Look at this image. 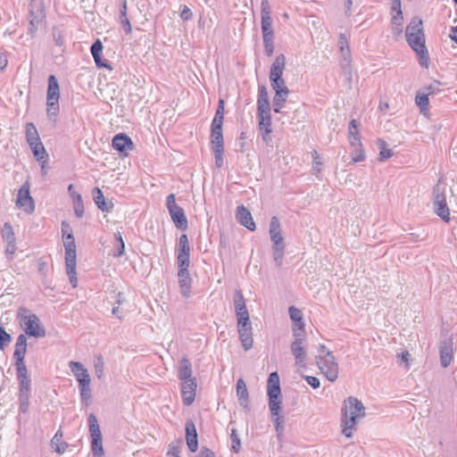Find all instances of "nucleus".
I'll use <instances>...</instances> for the list:
<instances>
[{
	"instance_id": "8",
	"label": "nucleus",
	"mask_w": 457,
	"mask_h": 457,
	"mask_svg": "<svg viewBox=\"0 0 457 457\" xmlns=\"http://www.w3.org/2000/svg\"><path fill=\"white\" fill-rule=\"evenodd\" d=\"M270 240L273 244L272 253L276 265L278 267L282 265L284 253H285V243L284 237L281 234V225L278 218L273 216L270 220V229H269Z\"/></svg>"
},
{
	"instance_id": "41",
	"label": "nucleus",
	"mask_w": 457,
	"mask_h": 457,
	"mask_svg": "<svg viewBox=\"0 0 457 457\" xmlns=\"http://www.w3.org/2000/svg\"><path fill=\"white\" fill-rule=\"evenodd\" d=\"M428 94L423 91L422 93L418 92L415 97V103L420 107V112H423L428 109L429 100H428Z\"/></svg>"
},
{
	"instance_id": "3",
	"label": "nucleus",
	"mask_w": 457,
	"mask_h": 457,
	"mask_svg": "<svg viewBox=\"0 0 457 457\" xmlns=\"http://www.w3.org/2000/svg\"><path fill=\"white\" fill-rule=\"evenodd\" d=\"M405 37L408 45L419 56L420 65L428 68L429 55L425 45L423 23L420 18L415 16L411 20L406 28Z\"/></svg>"
},
{
	"instance_id": "47",
	"label": "nucleus",
	"mask_w": 457,
	"mask_h": 457,
	"mask_svg": "<svg viewBox=\"0 0 457 457\" xmlns=\"http://www.w3.org/2000/svg\"><path fill=\"white\" fill-rule=\"evenodd\" d=\"M2 234H3V238L6 242H11V243L15 242V235L13 232L12 227L10 223L6 222L4 224Z\"/></svg>"
},
{
	"instance_id": "51",
	"label": "nucleus",
	"mask_w": 457,
	"mask_h": 457,
	"mask_svg": "<svg viewBox=\"0 0 457 457\" xmlns=\"http://www.w3.org/2000/svg\"><path fill=\"white\" fill-rule=\"evenodd\" d=\"M270 86H271L272 89L275 91V93H277L278 90L289 92V89L287 87L286 81L284 79H278L277 80L275 79V83H274V79L270 80Z\"/></svg>"
},
{
	"instance_id": "16",
	"label": "nucleus",
	"mask_w": 457,
	"mask_h": 457,
	"mask_svg": "<svg viewBox=\"0 0 457 457\" xmlns=\"http://www.w3.org/2000/svg\"><path fill=\"white\" fill-rule=\"evenodd\" d=\"M17 205L20 208H22L27 213H31L35 210V204L33 198L29 194V183H24L19 190L17 201Z\"/></svg>"
},
{
	"instance_id": "21",
	"label": "nucleus",
	"mask_w": 457,
	"mask_h": 457,
	"mask_svg": "<svg viewBox=\"0 0 457 457\" xmlns=\"http://www.w3.org/2000/svg\"><path fill=\"white\" fill-rule=\"evenodd\" d=\"M186 442L190 452L195 453L198 448V435L195 425L192 420H188L185 426Z\"/></svg>"
},
{
	"instance_id": "34",
	"label": "nucleus",
	"mask_w": 457,
	"mask_h": 457,
	"mask_svg": "<svg viewBox=\"0 0 457 457\" xmlns=\"http://www.w3.org/2000/svg\"><path fill=\"white\" fill-rule=\"evenodd\" d=\"M179 378L182 381H186V380H188V379H194L192 378L191 363L186 358H183L180 361L179 374Z\"/></svg>"
},
{
	"instance_id": "4",
	"label": "nucleus",
	"mask_w": 457,
	"mask_h": 457,
	"mask_svg": "<svg viewBox=\"0 0 457 457\" xmlns=\"http://www.w3.org/2000/svg\"><path fill=\"white\" fill-rule=\"evenodd\" d=\"M257 117L258 127L262 134V140L266 143L271 141V108L269 99L268 90L265 85L259 86L257 97Z\"/></svg>"
},
{
	"instance_id": "28",
	"label": "nucleus",
	"mask_w": 457,
	"mask_h": 457,
	"mask_svg": "<svg viewBox=\"0 0 457 457\" xmlns=\"http://www.w3.org/2000/svg\"><path fill=\"white\" fill-rule=\"evenodd\" d=\"M303 344V343L301 342V339L295 340L291 344V352L295 356L297 364L304 362L306 358V351Z\"/></svg>"
},
{
	"instance_id": "20",
	"label": "nucleus",
	"mask_w": 457,
	"mask_h": 457,
	"mask_svg": "<svg viewBox=\"0 0 457 457\" xmlns=\"http://www.w3.org/2000/svg\"><path fill=\"white\" fill-rule=\"evenodd\" d=\"M69 367L78 381V386L91 383L88 371L81 362L71 361Z\"/></svg>"
},
{
	"instance_id": "62",
	"label": "nucleus",
	"mask_w": 457,
	"mask_h": 457,
	"mask_svg": "<svg viewBox=\"0 0 457 457\" xmlns=\"http://www.w3.org/2000/svg\"><path fill=\"white\" fill-rule=\"evenodd\" d=\"M7 245H6V249H5V253L6 254H10V255H12L14 253H15V250H16V245H15V242H6Z\"/></svg>"
},
{
	"instance_id": "57",
	"label": "nucleus",
	"mask_w": 457,
	"mask_h": 457,
	"mask_svg": "<svg viewBox=\"0 0 457 457\" xmlns=\"http://www.w3.org/2000/svg\"><path fill=\"white\" fill-rule=\"evenodd\" d=\"M274 37L263 38L265 53L268 56H271L274 53Z\"/></svg>"
},
{
	"instance_id": "27",
	"label": "nucleus",
	"mask_w": 457,
	"mask_h": 457,
	"mask_svg": "<svg viewBox=\"0 0 457 457\" xmlns=\"http://www.w3.org/2000/svg\"><path fill=\"white\" fill-rule=\"evenodd\" d=\"M94 201L97 207L103 212H111L113 208L112 203L105 202L104 196L101 189L95 187L93 190Z\"/></svg>"
},
{
	"instance_id": "52",
	"label": "nucleus",
	"mask_w": 457,
	"mask_h": 457,
	"mask_svg": "<svg viewBox=\"0 0 457 457\" xmlns=\"http://www.w3.org/2000/svg\"><path fill=\"white\" fill-rule=\"evenodd\" d=\"M96 376L101 379L104 374V363L101 357H98L94 363Z\"/></svg>"
},
{
	"instance_id": "24",
	"label": "nucleus",
	"mask_w": 457,
	"mask_h": 457,
	"mask_svg": "<svg viewBox=\"0 0 457 457\" xmlns=\"http://www.w3.org/2000/svg\"><path fill=\"white\" fill-rule=\"evenodd\" d=\"M286 67V57L284 54H278L273 63L271 64L270 71V80H277L278 79H283V73Z\"/></svg>"
},
{
	"instance_id": "55",
	"label": "nucleus",
	"mask_w": 457,
	"mask_h": 457,
	"mask_svg": "<svg viewBox=\"0 0 457 457\" xmlns=\"http://www.w3.org/2000/svg\"><path fill=\"white\" fill-rule=\"evenodd\" d=\"M271 416L275 423V428L276 431L278 432V436H279V434L283 431L284 418L283 416L280 415V411L278 412L277 414H271Z\"/></svg>"
},
{
	"instance_id": "46",
	"label": "nucleus",
	"mask_w": 457,
	"mask_h": 457,
	"mask_svg": "<svg viewBox=\"0 0 457 457\" xmlns=\"http://www.w3.org/2000/svg\"><path fill=\"white\" fill-rule=\"evenodd\" d=\"M443 84L438 80H434L428 86L423 88V91L428 94V96L437 95L442 91Z\"/></svg>"
},
{
	"instance_id": "1",
	"label": "nucleus",
	"mask_w": 457,
	"mask_h": 457,
	"mask_svg": "<svg viewBox=\"0 0 457 457\" xmlns=\"http://www.w3.org/2000/svg\"><path fill=\"white\" fill-rule=\"evenodd\" d=\"M26 353L27 337L24 334H21L16 340L13 358L15 359L17 379L19 382V411L21 413H27L29 411L31 393V380L24 361Z\"/></svg>"
},
{
	"instance_id": "33",
	"label": "nucleus",
	"mask_w": 457,
	"mask_h": 457,
	"mask_svg": "<svg viewBox=\"0 0 457 457\" xmlns=\"http://www.w3.org/2000/svg\"><path fill=\"white\" fill-rule=\"evenodd\" d=\"M88 429H89L90 436H91L92 439H94V438L101 439L102 438V433L100 430L98 420H97L96 415L93 413L89 414V416H88Z\"/></svg>"
},
{
	"instance_id": "18",
	"label": "nucleus",
	"mask_w": 457,
	"mask_h": 457,
	"mask_svg": "<svg viewBox=\"0 0 457 457\" xmlns=\"http://www.w3.org/2000/svg\"><path fill=\"white\" fill-rule=\"evenodd\" d=\"M253 328L251 321L237 323V331L239 335V338L242 343V346L245 350H249L253 347Z\"/></svg>"
},
{
	"instance_id": "50",
	"label": "nucleus",
	"mask_w": 457,
	"mask_h": 457,
	"mask_svg": "<svg viewBox=\"0 0 457 457\" xmlns=\"http://www.w3.org/2000/svg\"><path fill=\"white\" fill-rule=\"evenodd\" d=\"M12 337L4 327H0V350H4L11 342Z\"/></svg>"
},
{
	"instance_id": "29",
	"label": "nucleus",
	"mask_w": 457,
	"mask_h": 457,
	"mask_svg": "<svg viewBox=\"0 0 457 457\" xmlns=\"http://www.w3.org/2000/svg\"><path fill=\"white\" fill-rule=\"evenodd\" d=\"M120 15H119L120 23L122 26L126 34H130L132 31V27H131L129 20L127 17V11H128L127 0H120Z\"/></svg>"
},
{
	"instance_id": "60",
	"label": "nucleus",
	"mask_w": 457,
	"mask_h": 457,
	"mask_svg": "<svg viewBox=\"0 0 457 457\" xmlns=\"http://www.w3.org/2000/svg\"><path fill=\"white\" fill-rule=\"evenodd\" d=\"M293 334L295 338V340L301 339V342L303 343L304 337H305L304 328H299L298 327L294 326L293 327Z\"/></svg>"
},
{
	"instance_id": "17",
	"label": "nucleus",
	"mask_w": 457,
	"mask_h": 457,
	"mask_svg": "<svg viewBox=\"0 0 457 457\" xmlns=\"http://www.w3.org/2000/svg\"><path fill=\"white\" fill-rule=\"evenodd\" d=\"M440 364L447 368L453 359V342L452 338L446 337L439 344Z\"/></svg>"
},
{
	"instance_id": "45",
	"label": "nucleus",
	"mask_w": 457,
	"mask_h": 457,
	"mask_svg": "<svg viewBox=\"0 0 457 457\" xmlns=\"http://www.w3.org/2000/svg\"><path fill=\"white\" fill-rule=\"evenodd\" d=\"M52 445L58 453H63L68 447L67 443L62 442L57 432L52 439Z\"/></svg>"
},
{
	"instance_id": "54",
	"label": "nucleus",
	"mask_w": 457,
	"mask_h": 457,
	"mask_svg": "<svg viewBox=\"0 0 457 457\" xmlns=\"http://www.w3.org/2000/svg\"><path fill=\"white\" fill-rule=\"evenodd\" d=\"M237 315V323H244L250 321V316L247 308H243V310L235 311Z\"/></svg>"
},
{
	"instance_id": "7",
	"label": "nucleus",
	"mask_w": 457,
	"mask_h": 457,
	"mask_svg": "<svg viewBox=\"0 0 457 457\" xmlns=\"http://www.w3.org/2000/svg\"><path fill=\"white\" fill-rule=\"evenodd\" d=\"M18 320L21 328L25 332V336L34 337L36 338L46 336V328L37 314L30 310L21 307L18 310Z\"/></svg>"
},
{
	"instance_id": "64",
	"label": "nucleus",
	"mask_w": 457,
	"mask_h": 457,
	"mask_svg": "<svg viewBox=\"0 0 457 457\" xmlns=\"http://www.w3.org/2000/svg\"><path fill=\"white\" fill-rule=\"evenodd\" d=\"M202 457H215V454L208 448L202 447Z\"/></svg>"
},
{
	"instance_id": "32",
	"label": "nucleus",
	"mask_w": 457,
	"mask_h": 457,
	"mask_svg": "<svg viewBox=\"0 0 457 457\" xmlns=\"http://www.w3.org/2000/svg\"><path fill=\"white\" fill-rule=\"evenodd\" d=\"M26 139L29 145H32L35 143L41 142L37 128L31 122L27 123L25 127Z\"/></svg>"
},
{
	"instance_id": "63",
	"label": "nucleus",
	"mask_w": 457,
	"mask_h": 457,
	"mask_svg": "<svg viewBox=\"0 0 457 457\" xmlns=\"http://www.w3.org/2000/svg\"><path fill=\"white\" fill-rule=\"evenodd\" d=\"M400 357H401V361L405 363V367L409 368V365H410L409 361L411 358V354L409 353V352L408 351L403 352L401 353Z\"/></svg>"
},
{
	"instance_id": "11",
	"label": "nucleus",
	"mask_w": 457,
	"mask_h": 457,
	"mask_svg": "<svg viewBox=\"0 0 457 457\" xmlns=\"http://www.w3.org/2000/svg\"><path fill=\"white\" fill-rule=\"evenodd\" d=\"M211 149L214 154L216 167L221 168L224 164V141L221 126L211 125Z\"/></svg>"
},
{
	"instance_id": "22",
	"label": "nucleus",
	"mask_w": 457,
	"mask_h": 457,
	"mask_svg": "<svg viewBox=\"0 0 457 457\" xmlns=\"http://www.w3.org/2000/svg\"><path fill=\"white\" fill-rule=\"evenodd\" d=\"M197 383L195 379H188L182 382L181 395L185 405H191L195 398Z\"/></svg>"
},
{
	"instance_id": "40",
	"label": "nucleus",
	"mask_w": 457,
	"mask_h": 457,
	"mask_svg": "<svg viewBox=\"0 0 457 457\" xmlns=\"http://www.w3.org/2000/svg\"><path fill=\"white\" fill-rule=\"evenodd\" d=\"M377 145L379 148V161L383 162L392 157L393 151L387 147L385 140L381 138L378 139Z\"/></svg>"
},
{
	"instance_id": "37",
	"label": "nucleus",
	"mask_w": 457,
	"mask_h": 457,
	"mask_svg": "<svg viewBox=\"0 0 457 457\" xmlns=\"http://www.w3.org/2000/svg\"><path fill=\"white\" fill-rule=\"evenodd\" d=\"M184 445L182 438L176 439L169 445L167 457H180L179 453Z\"/></svg>"
},
{
	"instance_id": "15",
	"label": "nucleus",
	"mask_w": 457,
	"mask_h": 457,
	"mask_svg": "<svg viewBox=\"0 0 457 457\" xmlns=\"http://www.w3.org/2000/svg\"><path fill=\"white\" fill-rule=\"evenodd\" d=\"M261 15H262V37H272L274 32L272 29V19L270 16V6L268 0H262L261 2Z\"/></svg>"
},
{
	"instance_id": "38",
	"label": "nucleus",
	"mask_w": 457,
	"mask_h": 457,
	"mask_svg": "<svg viewBox=\"0 0 457 457\" xmlns=\"http://www.w3.org/2000/svg\"><path fill=\"white\" fill-rule=\"evenodd\" d=\"M288 312L290 315V319L295 322L294 326L298 327L299 328H303L304 322L303 320L302 312L294 306H290L288 309Z\"/></svg>"
},
{
	"instance_id": "26",
	"label": "nucleus",
	"mask_w": 457,
	"mask_h": 457,
	"mask_svg": "<svg viewBox=\"0 0 457 457\" xmlns=\"http://www.w3.org/2000/svg\"><path fill=\"white\" fill-rule=\"evenodd\" d=\"M91 54H92V56L95 60V62L96 64L97 67H104V68H107L108 70H112V68L111 67V65L108 63L107 61H103L101 59V53L103 51V45L101 43V41L99 39H96L93 45L91 46Z\"/></svg>"
},
{
	"instance_id": "5",
	"label": "nucleus",
	"mask_w": 457,
	"mask_h": 457,
	"mask_svg": "<svg viewBox=\"0 0 457 457\" xmlns=\"http://www.w3.org/2000/svg\"><path fill=\"white\" fill-rule=\"evenodd\" d=\"M62 237L64 238L65 247V266L66 273L69 277L70 282L73 287L78 285L76 265H77V254H76V243L70 228V225L66 221L62 222Z\"/></svg>"
},
{
	"instance_id": "48",
	"label": "nucleus",
	"mask_w": 457,
	"mask_h": 457,
	"mask_svg": "<svg viewBox=\"0 0 457 457\" xmlns=\"http://www.w3.org/2000/svg\"><path fill=\"white\" fill-rule=\"evenodd\" d=\"M233 302L235 311L243 310V308L246 307L244 295L240 290H235Z\"/></svg>"
},
{
	"instance_id": "56",
	"label": "nucleus",
	"mask_w": 457,
	"mask_h": 457,
	"mask_svg": "<svg viewBox=\"0 0 457 457\" xmlns=\"http://www.w3.org/2000/svg\"><path fill=\"white\" fill-rule=\"evenodd\" d=\"M395 14H393L391 24L392 26H403V15L402 8L395 10Z\"/></svg>"
},
{
	"instance_id": "43",
	"label": "nucleus",
	"mask_w": 457,
	"mask_h": 457,
	"mask_svg": "<svg viewBox=\"0 0 457 457\" xmlns=\"http://www.w3.org/2000/svg\"><path fill=\"white\" fill-rule=\"evenodd\" d=\"M230 441H231V451L237 453L241 449V441L237 434V430L235 428L230 429Z\"/></svg>"
},
{
	"instance_id": "31",
	"label": "nucleus",
	"mask_w": 457,
	"mask_h": 457,
	"mask_svg": "<svg viewBox=\"0 0 457 457\" xmlns=\"http://www.w3.org/2000/svg\"><path fill=\"white\" fill-rule=\"evenodd\" d=\"M358 128L359 122L356 120H352L349 122V142L351 145H354L356 143L360 146L361 136Z\"/></svg>"
},
{
	"instance_id": "30",
	"label": "nucleus",
	"mask_w": 457,
	"mask_h": 457,
	"mask_svg": "<svg viewBox=\"0 0 457 457\" xmlns=\"http://www.w3.org/2000/svg\"><path fill=\"white\" fill-rule=\"evenodd\" d=\"M289 92L278 90L275 93L272 100L273 111L276 113H280L282 108L285 106V103L288 97Z\"/></svg>"
},
{
	"instance_id": "19",
	"label": "nucleus",
	"mask_w": 457,
	"mask_h": 457,
	"mask_svg": "<svg viewBox=\"0 0 457 457\" xmlns=\"http://www.w3.org/2000/svg\"><path fill=\"white\" fill-rule=\"evenodd\" d=\"M236 219L242 226L246 228L248 230L254 231L256 229V225L255 222L253 221L250 211L243 204L237 206L236 212Z\"/></svg>"
},
{
	"instance_id": "61",
	"label": "nucleus",
	"mask_w": 457,
	"mask_h": 457,
	"mask_svg": "<svg viewBox=\"0 0 457 457\" xmlns=\"http://www.w3.org/2000/svg\"><path fill=\"white\" fill-rule=\"evenodd\" d=\"M75 214L78 218H81L84 214V204L82 203H78L73 204Z\"/></svg>"
},
{
	"instance_id": "14",
	"label": "nucleus",
	"mask_w": 457,
	"mask_h": 457,
	"mask_svg": "<svg viewBox=\"0 0 457 457\" xmlns=\"http://www.w3.org/2000/svg\"><path fill=\"white\" fill-rule=\"evenodd\" d=\"M166 206L177 228L186 230L187 228V220L183 209L176 204L174 194H170L167 196Z\"/></svg>"
},
{
	"instance_id": "53",
	"label": "nucleus",
	"mask_w": 457,
	"mask_h": 457,
	"mask_svg": "<svg viewBox=\"0 0 457 457\" xmlns=\"http://www.w3.org/2000/svg\"><path fill=\"white\" fill-rule=\"evenodd\" d=\"M91 450L94 454H104V448H103V443L102 438H94L91 441Z\"/></svg>"
},
{
	"instance_id": "59",
	"label": "nucleus",
	"mask_w": 457,
	"mask_h": 457,
	"mask_svg": "<svg viewBox=\"0 0 457 457\" xmlns=\"http://www.w3.org/2000/svg\"><path fill=\"white\" fill-rule=\"evenodd\" d=\"M305 381L314 389L320 387V379L313 376H303Z\"/></svg>"
},
{
	"instance_id": "42",
	"label": "nucleus",
	"mask_w": 457,
	"mask_h": 457,
	"mask_svg": "<svg viewBox=\"0 0 457 457\" xmlns=\"http://www.w3.org/2000/svg\"><path fill=\"white\" fill-rule=\"evenodd\" d=\"M223 119H224V101L222 99H220L218 108L216 110L214 118L212 121V125H217V126L222 127Z\"/></svg>"
},
{
	"instance_id": "9",
	"label": "nucleus",
	"mask_w": 457,
	"mask_h": 457,
	"mask_svg": "<svg viewBox=\"0 0 457 457\" xmlns=\"http://www.w3.org/2000/svg\"><path fill=\"white\" fill-rule=\"evenodd\" d=\"M267 395L269 396V407L271 414H277L281 411V388L279 376L273 371L268 378Z\"/></svg>"
},
{
	"instance_id": "23",
	"label": "nucleus",
	"mask_w": 457,
	"mask_h": 457,
	"mask_svg": "<svg viewBox=\"0 0 457 457\" xmlns=\"http://www.w3.org/2000/svg\"><path fill=\"white\" fill-rule=\"evenodd\" d=\"M112 147L119 151L120 154L124 155H128V152L132 149L133 142L129 137L126 134H118L116 135L112 141Z\"/></svg>"
},
{
	"instance_id": "25",
	"label": "nucleus",
	"mask_w": 457,
	"mask_h": 457,
	"mask_svg": "<svg viewBox=\"0 0 457 457\" xmlns=\"http://www.w3.org/2000/svg\"><path fill=\"white\" fill-rule=\"evenodd\" d=\"M237 396L240 405L246 411H249V395L246 385L243 378H239L237 382Z\"/></svg>"
},
{
	"instance_id": "2",
	"label": "nucleus",
	"mask_w": 457,
	"mask_h": 457,
	"mask_svg": "<svg viewBox=\"0 0 457 457\" xmlns=\"http://www.w3.org/2000/svg\"><path fill=\"white\" fill-rule=\"evenodd\" d=\"M178 265V282L181 295L188 298L191 295L192 278L188 270L190 264V245L186 234L180 236L176 248Z\"/></svg>"
},
{
	"instance_id": "10",
	"label": "nucleus",
	"mask_w": 457,
	"mask_h": 457,
	"mask_svg": "<svg viewBox=\"0 0 457 457\" xmlns=\"http://www.w3.org/2000/svg\"><path fill=\"white\" fill-rule=\"evenodd\" d=\"M60 87L54 75L48 77L46 93V112L49 119L55 117L59 112Z\"/></svg>"
},
{
	"instance_id": "44",
	"label": "nucleus",
	"mask_w": 457,
	"mask_h": 457,
	"mask_svg": "<svg viewBox=\"0 0 457 457\" xmlns=\"http://www.w3.org/2000/svg\"><path fill=\"white\" fill-rule=\"evenodd\" d=\"M352 146L354 148L352 153V161L353 162L363 161L365 159V154L361 143L360 142V146L356 143Z\"/></svg>"
},
{
	"instance_id": "13",
	"label": "nucleus",
	"mask_w": 457,
	"mask_h": 457,
	"mask_svg": "<svg viewBox=\"0 0 457 457\" xmlns=\"http://www.w3.org/2000/svg\"><path fill=\"white\" fill-rule=\"evenodd\" d=\"M433 207L435 213L444 221L449 222L450 210L446 203L445 189L436 185L433 189Z\"/></svg>"
},
{
	"instance_id": "58",
	"label": "nucleus",
	"mask_w": 457,
	"mask_h": 457,
	"mask_svg": "<svg viewBox=\"0 0 457 457\" xmlns=\"http://www.w3.org/2000/svg\"><path fill=\"white\" fill-rule=\"evenodd\" d=\"M338 44L340 46V51L345 54V51L349 52V45L347 37L345 34L341 33L338 37Z\"/></svg>"
},
{
	"instance_id": "6",
	"label": "nucleus",
	"mask_w": 457,
	"mask_h": 457,
	"mask_svg": "<svg viewBox=\"0 0 457 457\" xmlns=\"http://www.w3.org/2000/svg\"><path fill=\"white\" fill-rule=\"evenodd\" d=\"M365 416V407L356 397L349 396L344 402L342 408V433L346 437L352 436V429L356 425L357 419Z\"/></svg>"
},
{
	"instance_id": "35",
	"label": "nucleus",
	"mask_w": 457,
	"mask_h": 457,
	"mask_svg": "<svg viewBox=\"0 0 457 457\" xmlns=\"http://www.w3.org/2000/svg\"><path fill=\"white\" fill-rule=\"evenodd\" d=\"M29 146L37 161H38L39 162H44V159H47L48 154L42 142L35 143Z\"/></svg>"
},
{
	"instance_id": "12",
	"label": "nucleus",
	"mask_w": 457,
	"mask_h": 457,
	"mask_svg": "<svg viewBox=\"0 0 457 457\" xmlns=\"http://www.w3.org/2000/svg\"><path fill=\"white\" fill-rule=\"evenodd\" d=\"M317 364L328 380L334 382L338 378V364L332 352L328 351L325 355L319 356Z\"/></svg>"
},
{
	"instance_id": "36",
	"label": "nucleus",
	"mask_w": 457,
	"mask_h": 457,
	"mask_svg": "<svg viewBox=\"0 0 457 457\" xmlns=\"http://www.w3.org/2000/svg\"><path fill=\"white\" fill-rule=\"evenodd\" d=\"M113 247H114L113 256L120 257L124 254L125 244H124L122 236L119 231L114 234Z\"/></svg>"
},
{
	"instance_id": "49",
	"label": "nucleus",
	"mask_w": 457,
	"mask_h": 457,
	"mask_svg": "<svg viewBox=\"0 0 457 457\" xmlns=\"http://www.w3.org/2000/svg\"><path fill=\"white\" fill-rule=\"evenodd\" d=\"M125 302V298L121 293H119L117 295L116 303L118 306H115L112 310V313L116 316L118 319L121 320L123 316V312L120 310V305Z\"/></svg>"
},
{
	"instance_id": "39",
	"label": "nucleus",
	"mask_w": 457,
	"mask_h": 457,
	"mask_svg": "<svg viewBox=\"0 0 457 457\" xmlns=\"http://www.w3.org/2000/svg\"><path fill=\"white\" fill-rule=\"evenodd\" d=\"M82 403L88 406L92 398V390L90 384L78 386Z\"/></svg>"
}]
</instances>
